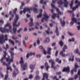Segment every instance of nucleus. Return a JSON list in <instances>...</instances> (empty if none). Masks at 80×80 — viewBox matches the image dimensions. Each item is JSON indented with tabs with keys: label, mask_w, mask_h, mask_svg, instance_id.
<instances>
[{
	"label": "nucleus",
	"mask_w": 80,
	"mask_h": 80,
	"mask_svg": "<svg viewBox=\"0 0 80 80\" xmlns=\"http://www.w3.org/2000/svg\"><path fill=\"white\" fill-rule=\"evenodd\" d=\"M56 16L57 15H56V14L54 13L52 15V19H55V17H56Z\"/></svg>",
	"instance_id": "7c9ffc66"
},
{
	"label": "nucleus",
	"mask_w": 80,
	"mask_h": 80,
	"mask_svg": "<svg viewBox=\"0 0 80 80\" xmlns=\"http://www.w3.org/2000/svg\"><path fill=\"white\" fill-rule=\"evenodd\" d=\"M76 60L78 62H80V59L79 58H75Z\"/></svg>",
	"instance_id": "de8ad7c7"
},
{
	"label": "nucleus",
	"mask_w": 80,
	"mask_h": 80,
	"mask_svg": "<svg viewBox=\"0 0 80 80\" xmlns=\"http://www.w3.org/2000/svg\"><path fill=\"white\" fill-rule=\"evenodd\" d=\"M78 78V76L77 75H75L74 76L75 80H77V78Z\"/></svg>",
	"instance_id": "13d9d810"
},
{
	"label": "nucleus",
	"mask_w": 80,
	"mask_h": 80,
	"mask_svg": "<svg viewBox=\"0 0 80 80\" xmlns=\"http://www.w3.org/2000/svg\"><path fill=\"white\" fill-rule=\"evenodd\" d=\"M21 3L22 5L20 7V9H22V8H23V6L25 5L23 2H22Z\"/></svg>",
	"instance_id": "e433bc0d"
},
{
	"label": "nucleus",
	"mask_w": 80,
	"mask_h": 80,
	"mask_svg": "<svg viewBox=\"0 0 80 80\" xmlns=\"http://www.w3.org/2000/svg\"><path fill=\"white\" fill-rule=\"evenodd\" d=\"M56 33L57 34V36H58L59 35V32H58V28L56 27Z\"/></svg>",
	"instance_id": "cd10ccee"
},
{
	"label": "nucleus",
	"mask_w": 80,
	"mask_h": 80,
	"mask_svg": "<svg viewBox=\"0 0 80 80\" xmlns=\"http://www.w3.org/2000/svg\"><path fill=\"white\" fill-rule=\"evenodd\" d=\"M28 37L27 36H26L25 37V40H28Z\"/></svg>",
	"instance_id": "603ef678"
},
{
	"label": "nucleus",
	"mask_w": 80,
	"mask_h": 80,
	"mask_svg": "<svg viewBox=\"0 0 80 80\" xmlns=\"http://www.w3.org/2000/svg\"><path fill=\"white\" fill-rule=\"evenodd\" d=\"M43 53H44V55H46V54L47 53V52H46V51H45V50L44 49H43Z\"/></svg>",
	"instance_id": "5fc2aeb1"
},
{
	"label": "nucleus",
	"mask_w": 80,
	"mask_h": 80,
	"mask_svg": "<svg viewBox=\"0 0 80 80\" xmlns=\"http://www.w3.org/2000/svg\"><path fill=\"white\" fill-rule=\"evenodd\" d=\"M21 61H20V63L21 64V67L23 70H25L27 69V63H24V61L23 59V58L21 57L20 58Z\"/></svg>",
	"instance_id": "423d86ee"
},
{
	"label": "nucleus",
	"mask_w": 80,
	"mask_h": 80,
	"mask_svg": "<svg viewBox=\"0 0 80 80\" xmlns=\"http://www.w3.org/2000/svg\"><path fill=\"white\" fill-rule=\"evenodd\" d=\"M51 7H52V8H56V10L58 12V14L57 16V17L59 19V15H62L63 14V12H61L60 10H59V9L58 8H56L55 7V5L53 4V3H52L51 4Z\"/></svg>",
	"instance_id": "6e6552de"
},
{
	"label": "nucleus",
	"mask_w": 80,
	"mask_h": 80,
	"mask_svg": "<svg viewBox=\"0 0 80 80\" xmlns=\"http://www.w3.org/2000/svg\"><path fill=\"white\" fill-rule=\"evenodd\" d=\"M55 45H56V43L53 42L52 44V47H54V46H55Z\"/></svg>",
	"instance_id": "bf43d9fd"
},
{
	"label": "nucleus",
	"mask_w": 80,
	"mask_h": 80,
	"mask_svg": "<svg viewBox=\"0 0 80 80\" xmlns=\"http://www.w3.org/2000/svg\"><path fill=\"white\" fill-rule=\"evenodd\" d=\"M9 52L10 53H11V59H9V60L10 61L9 63L8 64H6V65L7 66V71L6 72V75L5 76V80H6L7 79V78H8V70H10V71L12 72V68H11V67L9 66L10 65V62H13V58H14V55H15V54H14V53H13V52L11 50L9 51Z\"/></svg>",
	"instance_id": "f257e3e1"
},
{
	"label": "nucleus",
	"mask_w": 80,
	"mask_h": 80,
	"mask_svg": "<svg viewBox=\"0 0 80 80\" xmlns=\"http://www.w3.org/2000/svg\"><path fill=\"white\" fill-rule=\"evenodd\" d=\"M35 65L31 64L30 65L29 67L31 70H33L35 68Z\"/></svg>",
	"instance_id": "412c9836"
},
{
	"label": "nucleus",
	"mask_w": 80,
	"mask_h": 80,
	"mask_svg": "<svg viewBox=\"0 0 80 80\" xmlns=\"http://www.w3.org/2000/svg\"><path fill=\"white\" fill-rule=\"evenodd\" d=\"M58 51H56L55 54V56L56 57L57 56V55H58Z\"/></svg>",
	"instance_id": "3c124183"
},
{
	"label": "nucleus",
	"mask_w": 80,
	"mask_h": 80,
	"mask_svg": "<svg viewBox=\"0 0 80 80\" xmlns=\"http://www.w3.org/2000/svg\"><path fill=\"white\" fill-rule=\"evenodd\" d=\"M9 42H10V43L12 44V45H15V42H14V41H13L11 39H9Z\"/></svg>",
	"instance_id": "c756f323"
},
{
	"label": "nucleus",
	"mask_w": 80,
	"mask_h": 80,
	"mask_svg": "<svg viewBox=\"0 0 80 80\" xmlns=\"http://www.w3.org/2000/svg\"><path fill=\"white\" fill-rule=\"evenodd\" d=\"M43 78L42 80H45V78H46V80H48V74L47 73H45L43 74Z\"/></svg>",
	"instance_id": "dca6fc26"
},
{
	"label": "nucleus",
	"mask_w": 80,
	"mask_h": 80,
	"mask_svg": "<svg viewBox=\"0 0 80 80\" xmlns=\"http://www.w3.org/2000/svg\"><path fill=\"white\" fill-rule=\"evenodd\" d=\"M0 76H1L2 78L3 77V74L0 72Z\"/></svg>",
	"instance_id": "6e6d98bb"
},
{
	"label": "nucleus",
	"mask_w": 80,
	"mask_h": 80,
	"mask_svg": "<svg viewBox=\"0 0 80 80\" xmlns=\"http://www.w3.org/2000/svg\"><path fill=\"white\" fill-rule=\"evenodd\" d=\"M0 31L2 33H5V32L8 33L9 32L11 33L12 34H13L12 30V26H11L10 23L5 25L4 28L1 27L0 28Z\"/></svg>",
	"instance_id": "7ed1b4c3"
},
{
	"label": "nucleus",
	"mask_w": 80,
	"mask_h": 80,
	"mask_svg": "<svg viewBox=\"0 0 80 80\" xmlns=\"http://www.w3.org/2000/svg\"><path fill=\"white\" fill-rule=\"evenodd\" d=\"M15 42L16 43H18V46L20 47L21 46V41H18V40H15Z\"/></svg>",
	"instance_id": "bb28decb"
},
{
	"label": "nucleus",
	"mask_w": 80,
	"mask_h": 80,
	"mask_svg": "<svg viewBox=\"0 0 80 80\" xmlns=\"http://www.w3.org/2000/svg\"><path fill=\"white\" fill-rule=\"evenodd\" d=\"M63 51H61L60 53L59 54L60 55H61V56H62V57H67V54L66 55L65 54H63Z\"/></svg>",
	"instance_id": "5701e85b"
},
{
	"label": "nucleus",
	"mask_w": 80,
	"mask_h": 80,
	"mask_svg": "<svg viewBox=\"0 0 80 80\" xmlns=\"http://www.w3.org/2000/svg\"><path fill=\"white\" fill-rule=\"evenodd\" d=\"M49 62L52 63L51 67L52 68H54L55 69V67H54V64H55V62L52 59H50L49 60Z\"/></svg>",
	"instance_id": "f3484780"
},
{
	"label": "nucleus",
	"mask_w": 80,
	"mask_h": 80,
	"mask_svg": "<svg viewBox=\"0 0 80 80\" xmlns=\"http://www.w3.org/2000/svg\"><path fill=\"white\" fill-rule=\"evenodd\" d=\"M24 32H27V28L25 27L24 30Z\"/></svg>",
	"instance_id": "680f3d73"
},
{
	"label": "nucleus",
	"mask_w": 80,
	"mask_h": 80,
	"mask_svg": "<svg viewBox=\"0 0 80 80\" xmlns=\"http://www.w3.org/2000/svg\"><path fill=\"white\" fill-rule=\"evenodd\" d=\"M0 31L2 33H5V32L8 33L9 32L11 33L12 34H13L12 30V26H11L10 23L5 25L4 28L1 27L0 28Z\"/></svg>",
	"instance_id": "f03ea898"
},
{
	"label": "nucleus",
	"mask_w": 80,
	"mask_h": 80,
	"mask_svg": "<svg viewBox=\"0 0 80 80\" xmlns=\"http://www.w3.org/2000/svg\"><path fill=\"white\" fill-rule=\"evenodd\" d=\"M17 11V9L16 8L13 11V13H14V14H15L16 13V11Z\"/></svg>",
	"instance_id": "8fccbe9b"
},
{
	"label": "nucleus",
	"mask_w": 80,
	"mask_h": 80,
	"mask_svg": "<svg viewBox=\"0 0 80 80\" xmlns=\"http://www.w3.org/2000/svg\"><path fill=\"white\" fill-rule=\"evenodd\" d=\"M75 68H74L73 70H74L75 72H77V68H78V67L77 63H75Z\"/></svg>",
	"instance_id": "4be33fe9"
},
{
	"label": "nucleus",
	"mask_w": 80,
	"mask_h": 80,
	"mask_svg": "<svg viewBox=\"0 0 80 80\" xmlns=\"http://www.w3.org/2000/svg\"><path fill=\"white\" fill-rule=\"evenodd\" d=\"M80 75V70H79L78 72V75Z\"/></svg>",
	"instance_id": "774afa93"
},
{
	"label": "nucleus",
	"mask_w": 80,
	"mask_h": 80,
	"mask_svg": "<svg viewBox=\"0 0 80 80\" xmlns=\"http://www.w3.org/2000/svg\"><path fill=\"white\" fill-rule=\"evenodd\" d=\"M69 56L70 58H69V61H73L74 60V56L71 53L69 54Z\"/></svg>",
	"instance_id": "4468645a"
},
{
	"label": "nucleus",
	"mask_w": 80,
	"mask_h": 80,
	"mask_svg": "<svg viewBox=\"0 0 80 80\" xmlns=\"http://www.w3.org/2000/svg\"><path fill=\"white\" fill-rule=\"evenodd\" d=\"M33 12L35 13H37L38 10L37 9L35 8H33Z\"/></svg>",
	"instance_id": "473e14b6"
},
{
	"label": "nucleus",
	"mask_w": 80,
	"mask_h": 80,
	"mask_svg": "<svg viewBox=\"0 0 80 80\" xmlns=\"http://www.w3.org/2000/svg\"><path fill=\"white\" fill-rule=\"evenodd\" d=\"M74 23H77V19L74 18H72L71 20V21L70 22V25H73L74 24Z\"/></svg>",
	"instance_id": "ddd939ff"
},
{
	"label": "nucleus",
	"mask_w": 80,
	"mask_h": 80,
	"mask_svg": "<svg viewBox=\"0 0 80 80\" xmlns=\"http://www.w3.org/2000/svg\"><path fill=\"white\" fill-rule=\"evenodd\" d=\"M13 17H14V16L13 15V14L11 15V17L10 18H9V20L10 21H11V20H12L13 19Z\"/></svg>",
	"instance_id": "79ce46f5"
},
{
	"label": "nucleus",
	"mask_w": 80,
	"mask_h": 80,
	"mask_svg": "<svg viewBox=\"0 0 80 80\" xmlns=\"http://www.w3.org/2000/svg\"><path fill=\"white\" fill-rule=\"evenodd\" d=\"M33 78V75L32 74H31L30 75L29 77V79H32Z\"/></svg>",
	"instance_id": "09e8293b"
},
{
	"label": "nucleus",
	"mask_w": 80,
	"mask_h": 80,
	"mask_svg": "<svg viewBox=\"0 0 80 80\" xmlns=\"http://www.w3.org/2000/svg\"><path fill=\"white\" fill-rule=\"evenodd\" d=\"M61 73V72H59L56 73L57 75H60Z\"/></svg>",
	"instance_id": "338daca9"
},
{
	"label": "nucleus",
	"mask_w": 80,
	"mask_h": 80,
	"mask_svg": "<svg viewBox=\"0 0 80 80\" xmlns=\"http://www.w3.org/2000/svg\"><path fill=\"white\" fill-rule=\"evenodd\" d=\"M49 17V16H48L47 14H45L44 15V18H43L42 19H41V22H43L44 19H45L46 21H48V18Z\"/></svg>",
	"instance_id": "9b49d317"
},
{
	"label": "nucleus",
	"mask_w": 80,
	"mask_h": 80,
	"mask_svg": "<svg viewBox=\"0 0 80 80\" xmlns=\"http://www.w3.org/2000/svg\"><path fill=\"white\" fill-rule=\"evenodd\" d=\"M67 47L66 45H64V47L62 49L63 52H65V50L66 49H67Z\"/></svg>",
	"instance_id": "2f4dec72"
},
{
	"label": "nucleus",
	"mask_w": 80,
	"mask_h": 80,
	"mask_svg": "<svg viewBox=\"0 0 80 80\" xmlns=\"http://www.w3.org/2000/svg\"><path fill=\"white\" fill-rule=\"evenodd\" d=\"M3 52L4 53V54L3 55V57L0 60L1 62L2 63L3 62V59H6L7 60V62H9L10 61L9 60V59L10 58V57H8V58H6V55H7V53L6 52L3 51Z\"/></svg>",
	"instance_id": "9d476101"
},
{
	"label": "nucleus",
	"mask_w": 80,
	"mask_h": 80,
	"mask_svg": "<svg viewBox=\"0 0 80 80\" xmlns=\"http://www.w3.org/2000/svg\"><path fill=\"white\" fill-rule=\"evenodd\" d=\"M40 12L39 15H38L37 16V17L38 18H40L42 16V12H43V10L42 9H40Z\"/></svg>",
	"instance_id": "6ab92c4d"
},
{
	"label": "nucleus",
	"mask_w": 80,
	"mask_h": 80,
	"mask_svg": "<svg viewBox=\"0 0 80 80\" xmlns=\"http://www.w3.org/2000/svg\"><path fill=\"white\" fill-rule=\"evenodd\" d=\"M35 78L37 80H40V76L38 75L36 76Z\"/></svg>",
	"instance_id": "72a5a7b5"
},
{
	"label": "nucleus",
	"mask_w": 80,
	"mask_h": 80,
	"mask_svg": "<svg viewBox=\"0 0 80 80\" xmlns=\"http://www.w3.org/2000/svg\"><path fill=\"white\" fill-rule=\"evenodd\" d=\"M77 28L78 30H80V25H79L77 27Z\"/></svg>",
	"instance_id": "69168bd1"
},
{
	"label": "nucleus",
	"mask_w": 80,
	"mask_h": 80,
	"mask_svg": "<svg viewBox=\"0 0 80 80\" xmlns=\"http://www.w3.org/2000/svg\"><path fill=\"white\" fill-rule=\"evenodd\" d=\"M69 42H74L75 41V39L74 38H72L71 39H69Z\"/></svg>",
	"instance_id": "ea45409f"
},
{
	"label": "nucleus",
	"mask_w": 80,
	"mask_h": 80,
	"mask_svg": "<svg viewBox=\"0 0 80 80\" xmlns=\"http://www.w3.org/2000/svg\"><path fill=\"white\" fill-rule=\"evenodd\" d=\"M34 30V28H30L29 29V31H30V32H31Z\"/></svg>",
	"instance_id": "49530a36"
},
{
	"label": "nucleus",
	"mask_w": 80,
	"mask_h": 80,
	"mask_svg": "<svg viewBox=\"0 0 80 80\" xmlns=\"http://www.w3.org/2000/svg\"><path fill=\"white\" fill-rule=\"evenodd\" d=\"M29 54L30 56H32V55H35V52L33 53L32 52H31L29 53Z\"/></svg>",
	"instance_id": "4c0bfd02"
},
{
	"label": "nucleus",
	"mask_w": 80,
	"mask_h": 80,
	"mask_svg": "<svg viewBox=\"0 0 80 80\" xmlns=\"http://www.w3.org/2000/svg\"><path fill=\"white\" fill-rule=\"evenodd\" d=\"M60 21L61 22V24H62V27H63L65 26V22L64 20H63V22L62 21V19H60Z\"/></svg>",
	"instance_id": "a878e982"
},
{
	"label": "nucleus",
	"mask_w": 80,
	"mask_h": 80,
	"mask_svg": "<svg viewBox=\"0 0 80 80\" xmlns=\"http://www.w3.org/2000/svg\"><path fill=\"white\" fill-rule=\"evenodd\" d=\"M68 34L70 36H73L74 35V33H72L71 32H68Z\"/></svg>",
	"instance_id": "a18cd8bd"
},
{
	"label": "nucleus",
	"mask_w": 80,
	"mask_h": 80,
	"mask_svg": "<svg viewBox=\"0 0 80 80\" xmlns=\"http://www.w3.org/2000/svg\"><path fill=\"white\" fill-rule=\"evenodd\" d=\"M49 30H50V28H48V31H45L47 33V34H49Z\"/></svg>",
	"instance_id": "58836bf2"
},
{
	"label": "nucleus",
	"mask_w": 80,
	"mask_h": 80,
	"mask_svg": "<svg viewBox=\"0 0 80 80\" xmlns=\"http://www.w3.org/2000/svg\"><path fill=\"white\" fill-rule=\"evenodd\" d=\"M37 43L38 44V45H39L40 44V40H38L37 41Z\"/></svg>",
	"instance_id": "0e129e2a"
},
{
	"label": "nucleus",
	"mask_w": 80,
	"mask_h": 80,
	"mask_svg": "<svg viewBox=\"0 0 80 80\" xmlns=\"http://www.w3.org/2000/svg\"><path fill=\"white\" fill-rule=\"evenodd\" d=\"M13 67L14 68V70L13 73V77L15 78V77H16V75L18 73V69L15 67V64H13Z\"/></svg>",
	"instance_id": "1a4fd4ad"
},
{
	"label": "nucleus",
	"mask_w": 80,
	"mask_h": 80,
	"mask_svg": "<svg viewBox=\"0 0 80 80\" xmlns=\"http://www.w3.org/2000/svg\"><path fill=\"white\" fill-rule=\"evenodd\" d=\"M62 72H66L67 73H69L70 72V67H68L67 68H64L62 70Z\"/></svg>",
	"instance_id": "2eb2a0df"
},
{
	"label": "nucleus",
	"mask_w": 80,
	"mask_h": 80,
	"mask_svg": "<svg viewBox=\"0 0 80 80\" xmlns=\"http://www.w3.org/2000/svg\"><path fill=\"white\" fill-rule=\"evenodd\" d=\"M52 3H53L55 4V2L57 1H58V3L59 5H62L64 4V7L67 8L68 7V2L67 1V0H63L64 2H63V1H62V0H55V1L53 0H52Z\"/></svg>",
	"instance_id": "39448f33"
},
{
	"label": "nucleus",
	"mask_w": 80,
	"mask_h": 80,
	"mask_svg": "<svg viewBox=\"0 0 80 80\" xmlns=\"http://www.w3.org/2000/svg\"><path fill=\"white\" fill-rule=\"evenodd\" d=\"M78 49H76L74 51L75 53L77 54L78 52Z\"/></svg>",
	"instance_id": "a19ab883"
},
{
	"label": "nucleus",
	"mask_w": 80,
	"mask_h": 80,
	"mask_svg": "<svg viewBox=\"0 0 80 80\" xmlns=\"http://www.w3.org/2000/svg\"><path fill=\"white\" fill-rule=\"evenodd\" d=\"M4 22L2 20H0V23H3Z\"/></svg>",
	"instance_id": "052dcab7"
},
{
	"label": "nucleus",
	"mask_w": 80,
	"mask_h": 80,
	"mask_svg": "<svg viewBox=\"0 0 80 80\" xmlns=\"http://www.w3.org/2000/svg\"><path fill=\"white\" fill-rule=\"evenodd\" d=\"M59 45H60V46H63V42L62 41L59 42Z\"/></svg>",
	"instance_id": "37998d69"
},
{
	"label": "nucleus",
	"mask_w": 80,
	"mask_h": 80,
	"mask_svg": "<svg viewBox=\"0 0 80 80\" xmlns=\"http://www.w3.org/2000/svg\"><path fill=\"white\" fill-rule=\"evenodd\" d=\"M32 10V8H24L23 12L24 14L26 12H29V13H30V11L31 10Z\"/></svg>",
	"instance_id": "f8f14e48"
},
{
	"label": "nucleus",
	"mask_w": 80,
	"mask_h": 80,
	"mask_svg": "<svg viewBox=\"0 0 80 80\" xmlns=\"http://www.w3.org/2000/svg\"><path fill=\"white\" fill-rule=\"evenodd\" d=\"M7 37H8L7 35H6L5 36V38L4 39V36L3 35H2L1 37V36H0V43H1V44H3V43H4V42H5V40H7Z\"/></svg>",
	"instance_id": "0eeeda50"
},
{
	"label": "nucleus",
	"mask_w": 80,
	"mask_h": 80,
	"mask_svg": "<svg viewBox=\"0 0 80 80\" xmlns=\"http://www.w3.org/2000/svg\"><path fill=\"white\" fill-rule=\"evenodd\" d=\"M39 48H40V49H43V46H40L39 47Z\"/></svg>",
	"instance_id": "e2e57ef3"
},
{
	"label": "nucleus",
	"mask_w": 80,
	"mask_h": 80,
	"mask_svg": "<svg viewBox=\"0 0 80 80\" xmlns=\"http://www.w3.org/2000/svg\"><path fill=\"white\" fill-rule=\"evenodd\" d=\"M41 57V55L40 54H38L36 55V57L37 58H40Z\"/></svg>",
	"instance_id": "4d7b16f0"
},
{
	"label": "nucleus",
	"mask_w": 80,
	"mask_h": 80,
	"mask_svg": "<svg viewBox=\"0 0 80 80\" xmlns=\"http://www.w3.org/2000/svg\"><path fill=\"white\" fill-rule=\"evenodd\" d=\"M45 67L46 68L47 71H48V68H50V66L48 65V63L47 62H46L45 64Z\"/></svg>",
	"instance_id": "aec40b11"
},
{
	"label": "nucleus",
	"mask_w": 80,
	"mask_h": 80,
	"mask_svg": "<svg viewBox=\"0 0 80 80\" xmlns=\"http://www.w3.org/2000/svg\"><path fill=\"white\" fill-rule=\"evenodd\" d=\"M47 3V1L44 2L43 0H41L40 1V3L41 4H46Z\"/></svg>",
	"instance_id": "c85d7f7f"
},
{
	"label": "nucleus",
	"mask_w": 80,
	"mask_h": 80,
	"mask_svg": "<svg viewBox=\"0 0 80 80\" xmlns=\"http://www.w3.org/2000/svg\"><path fill=\"white\" fill-rule=\"evenodd\" d=\"M12 38L14 40H16V39H17V38H18L17 37H15L14 36H13L12 37Z\"/></svg>",
	"instance_id": "c03bdc74"
},
{
	"label": "nucleus",
	"mask_w": 80,
	"mask_h": 80,
	"mask_svg": "<svg viewBox=\"0 0 80 80\" xmlns=\"http://www.w3.org/2000/svg\"><path fill=\"white\" fill-rule=\"evenodd\" d=\"M23 43L24 45V47H25V48H27V45H26V42H25V40L23 41Z\"/></svg>",
	"instance_id": "f704fd0d"
},
{
	"label": "nucleus",
	"mask_w": 80,
	"mask_h": 80,
	"mask_svg": "<svg viewBox=\"0 0 80 80\" xmlns=\"http://www.w3.org/2000/svg\"><path fill=\"white\" fill-rule=\"evenodd\" d=\"M22 30H23V28H20L17 31V32L18 33H20V32H21V31H22Z\"/></svg>",
	"instance_id": "c9c22d12"
},
{
	"label": "nucleus",
	"mask_w": 80,
	"mask_h": 80,
	"mask_svg": "<svg viewBox=\"0 0 80 80\" xmlns=\"http://www.w3.org/2000/svg\"><path fill=\"white\" fill-rule=\"evenodd\" d=\"M29 56H30V55L29 54V53H28L26 55L27 58H28Z\"/></svg>",
	"instance_id": "864d4df0"
},
{
	"label": "nucleus",
	"mask_w": 80,
	"mask_h": 80,
	"mask_svg": "<svg viewBox=\"0 0 80 80\" xmlns=\"http://www.w3.org/2000/svg\"><path fill=\"white\" fill-rule=\"evenodd\" d=\"M15 16V18L14 19V22L13 24V28L12 29V30L14 34H16V33H17V27H19V26H20V22H18V24H17V22L18 20V15L16 14Z\"/></svg>",
	"instance_id": "20e7f679"
},
{
	"label": "nucleus",
	"mask_w": 80,
	"mask_h": 80,
	"mask_svg": "<svg viewBox=\"0 0 80 80\" xmlns=\"http://www.w3.org/2000/svg\"><path fill=\"white\" fill-rule=\"evenodd\" d=\"M30 20L31 22L29 23V25L30 27H32V26H33V25H34V24H33V18H30Z\"/></svg>",
	"instance_id": "a211bd4d"
},
{
	"label": "nucleus",
	"mask_w": 80,
	"mask_h": 80,
	"mask_svg": "<svg viewBox=\"0 0 80 80\" xmlns=\"http://www.w3.org/2000/svg\"><path fill=\"white\" fill-rule=\"evenodd\" d=\"M50 42V38L48 37L46 38L45 41H44V43H48Z\"/></svg>",
	"instance_id": "b1692460"
},
{
	"label": "nucleus",
	"mask_w": 80,
	"mask_h": 80,
	"mask_svg": "<svg viewBox=\"0 0 80 80\" xmlns=\"http://www.w3.org/2000/svg\"><path fill=\"white\" fill-rule=\"evenodd\" d=\"M51 50H52V49L51 48H48V53L49 55H50V54H51Z\"/></svg>",
	"instance_id": "393cba45"
}]
</instances>
